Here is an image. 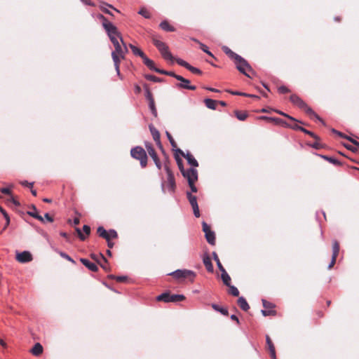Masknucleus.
<instances>
[{
  "mask_svg": "<svg viewBox=\"0 0 359 359\" xmlns=\"http://www.w3.org/2000/svg\"><path fill=\"white\" fill-rule=\"evenodd\" d=\"M129 47L135 55H138L142 59H143L146 56L142 50H140L139 48L136 47L135 46L130 43V44H129Z\"/></svg>",
  "mask_w": 359,
  "mask_h": 359,
  "instance_id": "5701e85b",
  "label": "nucleus"
},
{
  "mask_svg": "<svg viewBox=\"0 0 359 359\" xmlns=\"http://www.w3.org/2000/svg\"><path fill=\"white\" fill-rule=\"evenodd\" d=\"M347 139L353 143V145L348 144H344V146L351 150L353 152H358L359 151V142L356 140L352 139L351 137H347Z\"/></svg>",
  "mask_w": 359,
  "mask_h": 359,
  "instance_id": "dca6fc26",
  "label": "nucleus"
},
{
  "mask_svg": "<svg viewBox=\"0 0 359 359\" xmlns=\"http://www.w3.org/2000/svg\"><path fill=\"white\" fill-rule=\"evenodd\" d=\"M290 101L298 106L300 109L304 110L308 114L315 116L320 121L323 122V120L318 117L315 112L310 108L306 102H304L299 97L296 95H292L290 96Z\"/></svg>",
  "mask_w": 359,
  "mask_h": 359,
  "instance_id": "20e7f679",
  "label": "nucleus"
},
{
  "mask_svg": "<svg viewBox=\"0 0 359 359\" xmlns=\"http://www.w3.org/2000/svg\"><path fill=\"white\" fill-rule=\"evenodd\" d=\"M153 43L165 60H170L171 62L174 60V57L170 52L168 46L164 42L156 38H154Z\"/></svg>",
  "mask_w": 359,
  "mask_h": 359,
  "instance_id": "f03ea898",
  "label": "nucleus"
},
{
  "mask_svg": "<svg viewBox=\"0 0 359 359\" xmlns=\"http://www.w3.org/2000/svg\"><path fill=\"white\" fill-rule=\"evenodd\" d=\"M229 287V292L234 297H238L239 295V291L238 288L233 285H230L228 286Z\"/></svg>",
  "mask_w": 359,
  "mask_h": 359,
  "instance_id": "ea45409f",
  "label": "nucleus"
},
{
  "mask_svg": "<svg viewBox=\"0 0 359 359\" xmlns=\"http://www.w3.org/2000/svg\"><path fill=\"white\" fill-rule=\"evenodd\" d=\"M145 79L149 80V81H154V82H161L162 81L161 79L160 78H158L154 75H151V74H147L145 75Z\"/></svg>",
  "mask_w": 359,
  "mask_h": 359,
  "instance_id": "37998d69",
  "label": "nucleus"
},
{
  "mask_svg": "<svg viewBox=\"0 0 359 359\" xmlns=\"http://www.w3.org/2000/svg\"><path fill=\"white\" fill-rule=\"evenodd\" d=\"M200 47L201 48V50L206 53L207 54H208L209 55H210L211 57H214L213 55L212 54V53L210 51L208 50V47L203 44V43H200Z\"/></svg>",
  "mask_w": 359,
  "mask_h": 359,
  "instance_id": "3c124183",
  "label": "nucleus"
},
{
  "mask_svg": "<svg viewBox=\"0 0 359 359\" xmlns=\"http://www.w3.org/2000/svg\"><path fill=\"white\" fill-rule=\"evenodd\" d=\"M108 8H111L112 9H114L115 11H116L117 13H119L120 11L118 10H117L116 8H115L113 6H111V4H107V3H104V2H101L100 3V8L102 11H103L104 13H107V14H109L110 15H113L112 13L108 9Z\"/></svg>",
  "mask_w": 359,
  "mask_h": 359,
  "instance_id": "6ab92c4d",
  "label": "nucleus"
},
{
  "mask_svg": "<svg viewBox=\"0 0 359 359\" xmlns=\"http://www.w3.org/2000/svg\"><path fill=\"white\" fill-rule=\"evenodd\" d=\"M223 50L224 52L227 54L230 57H231L232 59H235L236 58V55H238V54L235 53L234 52H233L229 48H228L227 46H224L223 47Z\"/></svg>",
  "mask_w": 359,
  "mask_h": 359,
  "instance_id": "c9c22d12",
  "label": "nucleus"
},
{
  "mask_svg": "<svg viewBox=\"0 0 359 359\" xmlns=\"http://www.w3.org/2000/svg\"><path fill=\"white\" fill-rule=\"evenodd\" d=\"M149 130L151 133V135L153 137L154 140L156 142V143L161 147V138H160V133L158 130L155 128L153 126H149Z\"/></svg>",
  "mask_w": 359,
  "mask_h": 359,
  "instance_id": "f3484780",
  "label": "nucleus"
},
{
  "mask_svg": "<svg viewBox=\"0 0 359 359\" xmlns=\"http://www.w3.org/2000/svg\"><path fill=\"white\" fill-rule=\"evenodd\" d=\"M83 231L85 232V233L88 236L90 234V228L89 226L88 225H84L83 226Z\"/></svg>",
  "mask_w": 359,
  "mask_h": 359,
  "instance_id": "338daca9",
  "label": "nucleus"
},
{
  "mask_svg": "<svg viewBox=\"0 0 359 359\" xmlns=\"http://www.w3.org/2000/svg\"><path fill=\"white\" fill-rule=\"evenodd\" d=\"M165 134H166V136H167L171 146L173 148L176 147L177 144H176L175 141L174 140L173 137H172V135H170V133L169 132L166 131Z\"/></svg>",
  "mask_w": 359,
  "mask_h": 359,
  "instance_id": "a18cd8bd",
  "label": "nucleus"
},
{
  "mask_svg": "<svg viewBox=\"0 0 359 359\" xmlns=\"http://www.w3.org/2000/svg\"><path fill=\"white\" fill-rule=\"evenodd\" d=\"M131 156L139 160L142 168H145L147 164V156L144 149L141 147H135L130 151Z\"/></svg>",
  "mask_w": 359,
  "mask_h": 359,
  "instance_id": "7ed1b4c3",
  "label": "nucleus"
},
{
  "mask_svg": "<svg viewBox=\"0 0 359 359\" xmlns=\"http://www.w3.org/2000/svg\"><path fill=\"white\" fill-rule=\"evenodd\" d=\"M175 60L179 65L184 67L186 69H187L188 67L189 66V64L187 62L183 60L182 59L177 58Z\"/></svg>",
  "mask_w": 359,
  "mask_h": 359,
  "instance_id": "49530a36",
  "label": "nucleus"
},
{
  "mask_svg": "<svg viewBox=\"0 0 359 359\" xmlns=\"http://www.w3.org/2000/svg\"><path fill=\"white\" fill-rule=\"evenodd\" d=\"M97 18L101 20L102 22V27L105 29L106 32L111 29H114L116 26L114 25L111 22H109L107 18L102 14H99L97 15Z\"/></svg>",
  "mask_w": 359,
  "mask_h": 359,
  "instance_id": "2eb2a0df",
  "label": "nucleus"
},
{
  "mask_svg": "<svg viewBox=\"0 0 359 359\" xmlns=\"http://www.w3.org/2000/svg\"><path fill=\"white\" fill-rule=\"evenodd\" d=\"M238 304L240 308L245 311H247L250 309L248 303L243 297H240L238 299Z\"/></svg>",
  "mask_w": 359,
  "mask_h": 359,
  "instance_id": "4be33fe9",
  "label": "nucleus"
},
{
  "mask_svg": "<svg viewBox=\"0 0 359 359\" xmlns=\"http://www.w3.org/2000/svg\"><path fill=\"white\" fill-rule=\"evenodd\" d=\"M274 311H272V310H262V313L263 314V316H269L271 315V313H273Z\"/></svg>",
  "mask_w": 359,
  "mask_h": 359,
  "instance_id": "774afa93",
  "label": "nucleus"
},
{
  "mask_svg": "<svg viewBox=\"0 0 359 359\" xmlns=\"http://www.w3.org/2000/svg\"><path fill=\"white\" fill-rule=\"evenodd\" d=\"M322 157L323 158L326 159L327 161H328L330 163L334 164V165H340V162L337 159H336L334 158L329 157V156H323Z\"/></svg>",
  "mask_w": 359,
  "mask_h": 359,
  "instance_id": "79ce46f5",
  "label": "nucleus"
},
{
  "mask_svg": "<svg viewBox=\"0 0 359 359\" xmlns=\"http://www.w3.org/2000/svg\"><path fill=\"white\" fill-rule=\"evenodd\" d=\"M235 115L240 121H245L248 116V114L246 112L241 111H236Z\"/></svg>",
  "mask_w": 359,
  "mask_h": 359,
  "instance_id": "72a5a7b5",
  "label": "nucleus"
},
{
  "mask_svg": "<svg viewBox=\"0 0 359 359\" xmlns=\"http://www.w3.org/2000/svg\"><path fill=\"white\" fill-rule=\"evenodd\" d=\"M212 309L214 310L220 312L222 314H223L224 316H227L228 315V310L226 309L220 307V306H219L218 305H217L215 304H212Z\"/></svg>",
  "mask_w": 359,
  "mask_h": 359,
  "instance_id": "473e14b6",
  "label": "nucleus"
},
{
  "mask_svg": "<svg viewBox=\"0 0 359 359\" xmlns=\"http://www.w3.org/2000/svg\"><path fill=\"white\" fill-rule=\"evenodd\" d=\"M27 214L29 215H30L31 217H32L42 222H44V218L42 216H41L40 215H39V213L37 212L36 208L34 206L33 207V210L27 212Z\"/></svg>",
  "mask_w": 359,
  "mask_h": 359,
  "instance_id": "cd10ccee",
  "label": "nucleus"
},
{
  "mask_svg": "<svg viewBox=\"0 0 359 359\" xmlns=\"http://www.w3.org/2000/svg\"><path fill=\"white\" fill-rule=\"evenodd\" d=\"M100 259H101V261L100 260H97V262L100 265V266L104 271H108L109 270V267H108L107 260L106 259V258L103 256V255L100 254Z\"/></svg>",
  "mask_w": 359,
  "mask_h": 359,
  "instance_id": "bb28decb",
  "label": "nucleus"
},
{
  "mask_svg": "<svg viewBox=\"0 0 359 359\" xmlns=\"http://www.w3.org/2000/svg\"><path fill=\"white\" fill-rule=\"evenodd\" d=\"M80 261L86 267H87L91 271L95 272L97 271L98 268H97V265L95 264L90 262L88 259L81 258L80 259Z\"/></svg>",
  "mask_w": 359,
  "mask_h": 359,
  "instance_id": "a211bd4d",
  "label": "nucleus"
},
{
  "mask_svg": "<svg viewBox=\"0 0 359 359\" xmlns=\"http://www.w3.org/2000/svg\"><path fill=\"white\" fill-rule=\"evenodd\" d=\"M205 238H206L207 241L208 242V243H210V245H215V234L214 231H208V233L206 232V234H205Z\"/></svg>",
  "mask_w": 359,
  "mask_h": 359,
  "instance_id": "393cba45",
  "label": "nucleus"
},
{
  "mask_svg": "<svg viewBox=\"0 0 359 359\" xmlns=\"http://www.w3.org/2000/svg\"><path fill=\"white\" fill-rule=\"evenodd\" d=\"M234 60L238 71L245 76L250 77V75L247 73V71H250L252 69L247 61L240 55H236Z\"/></svg>",
  "mask_w": 359,
  "mask_h": 359,
  "instance_id": "423d86ee",
  "label": "nucleus"
},
{
  "mask_svg": "<svg viewBox=\"0 0 359 359\" xmlns=\"http://www.w3.org/2000/svg\"><path fill=\"white\" fill-rule=\"evenodd\" d=\"M187 69L189 70L193 74H202V72L199 69L194 67L190 65L188 67Z\"/></svg>",
  "mask_w": 359,
  "mask_h": 359,
  "instance_id": "de8ad7c7",
  "label": "nucleus"
},
{
  "mask_svg": "<svg viewBox=\"0 0 359 359\" xmlns=\"http://www.w3.org/2000/svg\"><path fill=\"white\" fill-rule=\"evenodd\" d=\"M138 13L141 15H142L143 17H144L145 18H150V14H149V12L145 9V8H142L139 11Z\"/></svg>",
  "mask_w": 359,
  "mask_h": 359,
  "instance_id": "09e8293b",
  "label": "nucleus"
},
{
  "mask_svg": "<svg viewBox=\"0 0 359 359\" xmlns=\"http://www.w3.org/2000/svg\"><path fill=\"white\" fill-rule=\"evenodd\" d=\"M177 152L180 153L182 156H183L187 161L188 163L191 165L192 167H198V161L196 160V158L194 157V156L190 154L189 152H187V154H184L181 149H178L176 150Z\"/></svg>",
  "mask_w": 359,
  "mask_h": 359,
  "instance_id": "ddd939ff",
  "label": "nucleus"
},
{
  "mask_svg": "<svg viewBox=\"0 0 359 359\" xmlns=\"http://www.w3.org/2000/svg\"><path fill=\"white\" fill-rule=\"evenodd\" d=\"M181 172L182 175L187 178L188 183L195 182L198 180V172L194 168H189L187 170H184V168L181 169Z\"/></svg>",
  "mask_w": 359,
  "mask_h": 359,
  "instance_id": "6e6552de",
  "label": "nucleus"
},
{
  "mask_svg": "<svg viewBox=\"0 0 359 359\" xmlns=\"http://www.w3.org/2000/svg\"><path fill=\"white\" fill-rule=\"evenodd\" d=\"M97 231L100 237L109 241V233H107V231L104 229V227L99 226Z\"/></svg>",
  "mask_w": 359,
  "mask_h": 359,
  "instance_id": "7c9ffc66",
  "label": "nucleus"
},
{
  "mask_svg": "<svg viewBox=\"0 0 359 359\" xmlns=\"http://www.w3.org/2000/svg\"><path fill=\"white\" fill-rule=\"evenodd\" d=\"M169 275L172 276L174 278L177 279L189 278L191 282L194 281V279L196 276V273L193 271L187 269H178L169 273Z\"/></svg>",
  "mask_w": 359,
  "mask_h": 359,
  "instance_id": "0eeeda50",
  "label": "nucleus"
},
{
  "mask_svg": "<svg viewBox=\"0 0 359 359\" xmlns=\"http://www.w3.org/2000/svg\"><path fill=\"white\" fill-rule=\"evenodd\" d=\"M185 297L182 294H170L168 292H164L156 297V300L164 302H177L183 301Z\"/></svg>",
  "mask_w": 359,
  "mask_h": 359,
  "instance_id": "39448f33",
  "label": "nucleus"
},
{
  "mask_svg": "<svg viewBox=\"0 0 359 359\" xmlns=\"http://www.w3.org/2000/svg\"><path fill=\"white\" fill-rule=\"evenodd\" d=\"M262 118L269 119V120L275 121L277 123H284L283 121H282L280 118H269V117H266V116H263Z\"/></svg>",
  "mask_w": 359,
  "mask_h": 359,
  "instance_id": "bf43d9fd",
  "label": "nucleus"
},
{
  "mask_svg": "<svg viewBox=\"0 0 359 359\" xmlns=\"http://www.w3.org/2000/svg\"><path fill=\"white\" fill-rule=\"evenodd\" d=\"M262 304H263V306L265 308V309H272L273 307V304L267 302L266 300L265 299H262Z\"/></svg>",
  "mask_w": 359,
  "mask_h": 359,
  "instance_id": "864d4df0",
  "label": "nucleus"
},
{
  "mask_svg": "<svg viewBox=\"0 0 359 359\" xmlns=\"http://www.w3.org/2000/svg\"><path fill=\"white\" fill-rule=\"evenodd\" d=\"M43 352V346L41 344L36 343L31 350V353L36 356L41 355Z\"/></svg>",
  "mask_w": 359,
  "mask_h": 359,
  "instance_id": "b1692460",
  "label": "nucleus"
},
{
  "mask_svg": "<svg viewBox=\"0 0 359 359\" xmlns=\"http://www.w3.org/2000/svg\"><path fill=\"white\" fill-rule=\"evenodd\" d=\"M339 252V245L337 241H333L332 256L337 257Z\"/></svg>",
  "mask_w": 359,
  "mask_h": 359,
  "instance_id": "f704fd0d",
  "label": "nucleus"
},
{
  "mask_svg": "<svg viewBox=\"0 0 359 359\" xmlns=\"http://www.w3.org/2000/svg\"><path fill=\"white\" fill-rule=\"evenodd\" d=\"M0 212L2 213V215H4V217L5 219H6V225L4 227V230L6 229V227L9 225L10 224V217L8 216V215L7 214V212H6V210L0 206Z\"/></svg>",
  "mask_w": 359,
  "mask_h": 359,
  "instance_id": "e433bc0d",
  "label": "nucleus"
},
{
  "mask_svg": "<svg viewBox=\"0 0 359 359\" xmlns=\"http://www.w3.org/2000/svg\"><path fill=\"white\" fill-rule=\"evenodd\" d=\"M144 64L151 70L156 72L158 68L155 67L154 62L153 60L149 59L147 55L142 59Z\"/></svg>",
  "mask_w": 359,
  "mask_h": 359,
  "instance_id": "412c9836",
  "label": "nucleus"
},
{
  "mask_svg": "<svg viewBox=\"0 0 359 359\" xmlns=\"http://www.w3.org/2000/svg\"><path fill=\"white\" fill-rule=\"evenodd\" d=\"M277 113H278L279 114H281L285 117H287V118H289L290 120L292 121H297V120L295 118H294L293 117L286 114L284 112H282L280 111H276Z\"/></svg>",
  "mask_w": 359,
  "mask_h": 359,
  "instance_id": "052dcab7",
  "label": "nucleus"
},
{
  "mask_svg": "<svg viewBox=\"0 0 359 359\" xmlns=\"http://www.w3.org/2000/svg\"><path fill=\"white\" fill-rule=\"evenodd\" d=\"M176 79L180 81V83L176 85L177 88H183L187 90H195L196 88L195 86H192L190 84V81L189 79H187L180 75L176 76Z\"/></svg>",
  "mask_w": 359,
  "mask_h": 359,
  "instance_id": "9b49d317",
  "label": "nucleus"
},
{
  "mask_svg": "<svg viewBox=\"0 0 359 359\" xmlns=\"http://www.w3.org/2000/svg\"><path fill=\"white\" fill-rule=\"evenodd\" d=\"M266 344L268 345L269 350H271V348L274 349L275 347L269 336H266Z\"/></svg>",
  "mask_w": 359,
  "mask_h": 359,
  "instance_id": "13d9d810",
  "label": "nucleus"
},
{
  "mask_svg": "<svg viewBox=\"0 0 359 359\" xmlns=\"http://www.w3.org/2000/svg\"><path fill=\"white\" fill-rule=\"evenodd\" d=\"M81 1H82L83 4L88 5V6H95V4L93 0H81Z\"/></svg>",
  "mask_w": 359,
  "mask_h": 359,
  "instance_id": "e2e57ef3",
  "label": "nucleus"
},
{
  "mask_svg": "<svg viewBox=\"0 0 359 359\" xmlns=\"http://www.w3.org/2000/svg\"><path fill=\"white\" fill-rule=\"evenodd\" d=\"M336 259H337V257L332 256L331 262H330V264L328 265L329 269H330L334 266V264L336 262Z\"/></svg>",
  "mask_w": 359,
  "mask_h": 359,
  "instance_id": "69168bd1",
  "label": "nucleus"
},
{
  "mask_svg": "<svg viewBox=\"0 0 359 359\" xmlns=\"http://www.w3.org/2000/svg\"><path fill=\"white\" fill-rule=\"evenodd\" d=\"M202 226H203V231L205 233V234H206V232L208 233V231H211L210 227L206 222H203Z\"/></svg>",
  "mask_w": 359,
  "mask_h": 359,
  "instance_id": "4d7b16f0",
  "label": "nucleus"
},
{
  "mask_svg": "<svg viewBox=\"0 0 359 359\" xmlns=\"http://www.w3.org/2000/svg\"><path fill=\"white\" fill-rule=\"evenodd\" d=\"M156 72L160 73L161 74L172 76L175 79H176V76H178V75L176 74L175 73H174L173 72H168V71H165L163 69H158V70H156Z\"/></svg>",
  "mask_w": 359,
  "mask_h": 359,
  "instance_id": "58836bf2",
  "label": "nucleus"
},
{
  "mask_svg": "<svg viewBox=\"0 0 359 359\" xmlns=\"http://www.w3.org/2000/svg\"><path fill=\"white\" fill-rule=\"evenodd\" d=\"M144 145H145V147L147 150L149 155L153 159L156 166L160 170L161 168V163L152 144L150 142H146Z\"/></svg>",
  "mask_w": 359,
  "mask_h": 359,
  "instance_id": "1a4fd4ad",
  "label": "nucleus"
},
{
  "mask_svg": "<svg viewBox=\"0 0 359 359\" xmlns=\"http://www.w3.org/2000/svg\"><path fill=\"white\" fill-rule=\"evenodd\" d=\"M203 262L208 271L211 272V273L213 272V270H214L213 265L212 264L211 259L208 255L206 254L203 256Z\"/></svg>",
  "mask_w": 359,
  "mask_h": 359,
  "instance_id": "aec40b11",
  "label": "nucleus"
},
{
  "mask_svg": "<svg viewBox=\"0 0 359 359\" xmlns=\"http://www.w3.org/2000/svg\"><path fill=\"white\" fill-rule=\"evenodd\" d=\"M212 256H213V259H215V261L217 263V267L218 269H219V271H224V268L223 267V266L222 265L220 261H219V259L217 255V253L215 252H212Z\"/></svg>",
  "mask_w": 359,
  "mask_h": 359,
  "instance_id": "4c0bfd02",
  "label": "nucleus"
},
{
  "mask_svg": "<svg viewBox=\"0 0 359 359\" xmlns=\"http://www.w3.org/2000/svg\"><path fill=\"white\" fill-rule=\"evenodd\" d=\"M160 27L166 32H174L175 28L171 26L167 21H163L160 24Z\"/></svg>",
  "mask_w": 359,
  "mask_h": 359,
  "instance_id": "c85d7f7f",
  "label": "nucleus"
},
{
  "mask_svg": "<svg viewBox=\"0 0 359 359\" xmlns=\"http://www.w3.org/2000/svg\"><path fill=\"white\" fill-rule=\"evenodd\" d=\"M149 107L152 114L156 116L157 115V111L155 107L154 100L153 98H151V101L149 102Z\"/></svg>",
  "mask_w": 359,
  "mask_h": 359,
  "instance_id": "a19ab883",
  "label": "nucleus"
},
{
  "mask_svg": "<svg viewBox=\"0 0 359 359\" xmlns=\"http://www.w3.org/2000/svg\"><path fill=\"white\" fill-rule=\"evenodd\" d=\"M187 198L193 208L194 214L196 217H200V211L197 203L196 197L193 196L191 193L187 192Z\"/></svg>",
  "mask_w": 359,
  "mask_h": 359,
  "instance_id": "f8f14e48",
  "label": "nucleus"
},
{
  "mask_svg": "<svg viewBox=\"0 0 359 359\" xmlns=\"http://www.w3.org/2000/svg\"><path fill=\"white\" fill-rule=\"evenodd\" d=\"M1 192L4 194L11 195V190L8 188L4 187L0 189Z\"/></svg>",
  "mask_w": 359,
  "mask_h": 359,
  "instance_id": "680f3d73",
  "label": "nucleus"
},
{
  "mask_svg": "<svg viewBox=\"0 0 359 359\" xmlns=\"http://www.w3.org/2000/svg\"><path fill=\"white\" fill-rule=\"evenodd\" d=\"M299 130L302 131L303 133H304L306 134L309 135L310 136H311L312 137H313L314 139H316L317 140H319L318 137L315 133H313V132H311L310 130L305 129L304 128H299Z\"/></svg>",
  "mask_w": 359,
  "mask_h": 359,
  "instance_id": "c03bdc74",
  "label": "nucleus"
},
{
  "mask_svg": "<svg viewBox=\"0 0 359 359\" xmlns=\"http://www.w3.org/2000/svg\"><path fill=\"white\" fill-rule=\"evenodd\" d=\"M109 277L112 279L116 280L118 282H123L127 278L126 276H115L113 275L110 276Z\"/></svg>",
  "mask_w": 359,
  "mask_h": 359,
  "instance_id": "6e6d98bb",
  "label": "nucleus"
},
{
  "mask_svg": "<svg viewBox=\"0 0 359 359\" xmlns=\"http://www.w3.org/2000/svg\"><path fill=\"white\" fill-rule=\"evenodd\" d=\"M107 233H109V240L111 238H116L118 236L116 231L114 229H110L107 231Z\"/></svg>",
  "mask_w": 359,
  "mask_h": 359,
  "instance_id": "603ef678",
  "label": "nucleus"
},
{
  "mask_svg": "<svg viewBox=\"0 0 359 359\" xmlns=\"http://www.w3.org/2000/svg\"><path fill=\"white\" fill-rule=\"evenodd\" d=\"M204 102H205V106L208 108L211 109H216L217 101H215L212 99L207 98L204 100Z\"/></svg>",
  "mask_w": 359,
  "mask_h": 359,
  "instance_id": "c756f323",
  "label": "nucleus"
},
{
  "mask_svg": "<svg viewBox=\"0 0 359 359\" xmlns=\"http://www.w3.org/2000/svg\"><path fill=\"white\" fill-rule=\"evenodd\" d=\"M165 170L167 172L166 189H168L170 192H173L175 188L174 175L168 165H165Z\"/></svg>",
  "mask_w": 359,
  "mask_h": 359,
  "instance_id": "9d476101",
  "label": "nucleus"
},
{
  "mask_svg": "<svg viewBox=\"0 0 359 359\" xmlns=\"http://www.w3.org/2000/svg\"><path fill=\"white\" fill-rule=\"evenodd\" d=\"M221 272H222L221 277H222L224 284L226 285V286H230L231 278H230L229 275L226 273L225 269L224 271H221Z\"/></svg>",
  "mask_w": 359,
  "mask_h": 359,
  "instance_id": "a878e982",
  "label": "nucleus"
},
{
  "mask_svg": "<svg viewBox=\"0 0 359 359\" xmlns=\"http://www.w3.org/2000/svg\"><path fill=\"white\" fill-rule=\"evenodd\" d=\"M227 91L234 95H240V96L258 98V96L252 95V94H248V93H242V92H239V91H232V90H227Z\"/></svg>",
  "mask_w": 359,
  "mask_h": 359,
  "instance_id": "2f4dec72",
  "label": "nucleus"
},
{
  "mask_svg": "<svg viewBox=\"0 0 359 359\" xmlns=\"http://www.w3.org/2000/svg\"><path fill=\"white\" fill-rule=\"evenodd\" d=\"M76 231L78 233V235H79L80 239L81 241H84L86 239V236L81 233L80 229L76 228Z\"/></svg>",
  "mask_w": 359,
  "mask_h": 359,
  "instance_id": "0e129e2a",
  "label": "nucleus"
},
{
  "mask_svg": "<svg viewBox=\"0 0 359 359\" xmlns=\"http://www.w3.org/2000/svg\"><path fill=\"white\" fill-rule=\"evenodd\" d=\"M59 254L62 258H65V259L69 261L72 263H75L74 260L65 252H60Z\"/></svg>",
  "mask_w": 359,
  "mask_h": 359,
  "instance_id": "8fccbe9b",
  "label": "nucleus"
},
{
  "mask_svg": "<svg viewBox=\"0 0 359 359\" xmlns=\"http://www.w3.org/2000/svg\"><path fill=\"white\" fill-rule=\"evenodd\" d=\"M278 91L281 94H285L288 93L290 90L286 86H281L278 88Z\"/></svg>",
  "mask_w": 359,
  "mask_h": 359,
  "instance_id": "5fc2aeb1",
  "label": "nucleus"
},
{
  "mask_svg": "<svg viewBox=\"0 0 359 359\" xmlns=\"http://www.w3.org/2000/svg\"><path fill=\"white\" fill-rule=\"evenodd\" d=\"M16 259L20 263H26L30 262L32 259V257L29 252L23 251L17 254Z\"/></svg>",
  "mask_w": 359,
  "mask_h": 359,
  "instance_id": "4468645a",
  "label": "nucleus"
},
{
  "mask_svg": "<svg viewBox=\"0 0 359 359\" xmlns=\"http://www.w3.org/2000/svg\"><path fill=\"white\" fill-rule=\"evenodd\" d=\"M107 34L115 48L111 53V57L117 75L121 79L119 70L121 58H124L125 55L128 53V48L116 27L107 31Z\"/></svg>",
  "mask_w": 359,
  "mask_h": 359,
  "instance_id": "f257e3e1",
  "label": "nucleus"
}]
</instances>
